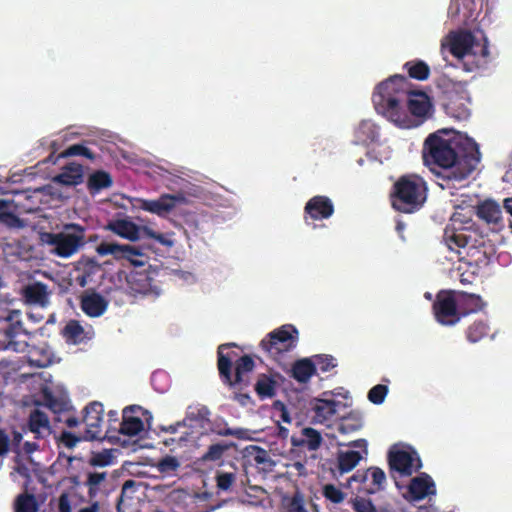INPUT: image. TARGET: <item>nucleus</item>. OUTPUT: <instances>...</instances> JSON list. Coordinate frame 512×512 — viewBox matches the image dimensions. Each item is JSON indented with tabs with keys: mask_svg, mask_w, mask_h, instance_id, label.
<instances>
[{
	"mask_svg": "<svg viewBox=\"0 0 512 512\" xmlns=\"http://www.w3.org/2000/svg\"><path fill=\"white\" fill-rule=\"evenodd\" d=\"M424 164L434 173L449 171L447 179L463 181L481 161L478 143L452 129L429 134L422 147Z\"/></svg>",
	"mask_w": 512,
	"mask_h": 512,
	"instance_id": "obj_1",
	"label": "nucleus"
},
{
	"mask_svg": "<svg viewBox=\"0 0 512 512\" xmlns=\"http://www.w3.org/2000/svg\"><path fill=\"white\" fill-rule=\"evenodd\" d=\"M408 79L404 75H394L376 85L372 101L377 112L400 127H409L408 116L403 103L413 117L424 122L431 115L433 104L422 91L406 89Z\"/></svg>",
	"mask_w": 512,
	"mask_h": 512,
	"instance_id": "obj_2",
	"label": "nucleus"
},
{
	"mask_svg": "<svg viewBox=\"0 0 512 512\" xmlns=\"http://www.w3.org/2000/svg\"><path fill=\"white\" fill-rule=\"evenodd\" d=\"M428 186L422 176L410 173L400 176L390 193L391 206L397 212L413 214L424 205Z\"/></svg>",
	"mask_w": 512,
	"mask_h": 512,
	"instance_id": "obj_3",
	"label": "nucleus"
},
{
	"mask_svg": "<svg viewBox=\"0 0 512 512\" xmlns=\"http://www.w3.org/2000/svg\"><path fill=\"white\" fill-rule=\"evenodd\" d=\"M235 346L233 343L221 344L217 351V368L222 382L229 387L240 385L243 375L255 368V362L249 354L239 357L236 351L226 349Z\"/></svg>",
	"mask_w": 512,
	"mask_h": 512,
	"instance_id": "obj_4",
	"label": "nucleus"
},
{
	"mask_svg": "<svg viewBox=\"0 0 512 512\" xmlns=\"http://www.w3.org/2000/svg\"><path fill=\"white\" fill-rule=\"evenodd\" d=\"M114 234L119 235L125 240L136 242L147 237L148 239L155 240L162 246L171 248L175 245L173 240V232L161 233L153 230L151 227L144 225L139 226L133 221L127 219H116L109 222L106 226Z\"/></svg>",
	"mask_w": 512,
	"mask_h": 512,
	"instance_id": "obj_5",
	"label": "nucleus"
},
{
	"mask_svg": "<svg viewBox=\"0 0 512 512\" xmlns=\"http://www.w3.org/2000/svg\"><path fill=\"white\" fill-rule=\"evenodd\" d=\"M85 231L80 224H67L64 231L45 233V242L53 247L54 254L67 258L85 245Z\"/></svg>",
	"mask_w": 512,
	"mask_h": 512,
	"instance_id": "obj_6",
	"label": "nucleus"
},
{
	"mask_svg": "<svg viewBox=\"0 0 512 512\" xmlns=\"http://www.w3.org/2000/svg\"><path fill=\"white\" fill-rule=\"evenodd\" d=\"M447 46L450 53L459 60H462L466 55H473L474 57L478 55L486 60L490 54L487 39H484V43L480 44L469 31L450 33L447 36ZM445 47L446 43L443 41L441 49L443 50Z\"/></svg>",
	"mask_w": 512,
	"mask_h": 512,
	"instance_id": "obj_7",
	"label": "nucleus"
},
{
	"mask_svg": "<svg viewBox=\"0 0 512 512\" xmlns=\"http://www.w3.org/2000/svg\"><path fill=\"white\" fill-rule=\"evenodd\" d=\"M298 341V331L292 324H284L281 328L267 334L260 341V348L273 359L293 349Z\"/></svg>",
	"mask_w": 512,
	"mask_h": 512,
	"instance_id": "obj_8",
	"label": "nucleus"
},
{
	"mask_svg": "<svg viewBox=\"0 0 512 512\" xmlns=\"http://www.w3.org/2000/svg\"><path fill=\"white\" fill-rule=\"evenodd\" d=\"M95 250L100 256L112 255L117 261L125 260L133 267H144L149 258L144 246L119 244L115 241H103Z\"/></svg>",
	"mask_w": 512,
	"mask_h": 512,
	"instance_id": "obj_9",
	"label": "nucleus"
},
{
	"mask_svg": "<svg viewBox=\"0 0 512 512\" xmlns=\"http://www.w3.org/2000/svg\"><path fill=\"white\" fill-rule=\"evenodd\" d=\"M385 483L384 471L377 466H372L352 474L348 480V487L357 494H375L384 489Z\"/></svg>",
	"mask_w": 512,
	"mask_h": 512,
	"instance_id": "obj_10",
	"label": "nucleus"
},
{
	"mask_svg": "<svg viewBox=\"0 0 512 512\" xmlns=\"http://www.w3.org/2000/svg\"><path fill=\"white\" fill-rule=\"evenodd\" d=\"M444 242L448 248L458 254L461 249L465 250L466 255L474 254V251L485 245L483 236H478L476 232L467 228H450L444 230Z\"/></svg>",
	"mask_w": 512,
	"mask_h": 512,
	"instance_id": "obj_11",
	"label": "nucleus"
},
{
	"mask_svg": "<svg viewBox=\"0 0 512 512\" xmlns=\"http://www.w3.org/2000/svg\"><path fill=\"white\" fill-rule=\"evenodd\" d=\"M432 310L441 325H455L461 319L458 299L453 291L438 292Z\"/></svg>",
	"mask_w": 512,
	"mask_h": 512,
	"instance_id": "obj_12",
	"label": "nucleus"
},
{
	"mask_svg": "<svg viewBox=\"0 0 512 512\" xmlns=\"http://www.w3.org/2000/svg\"><path fill=\"white\" fill-rule=\"evenodd\" d=\"M104 406L101 402L92 401L84 408L83 423L86 425L84 439L88 441L103 439L102 422Z\"/></svg>",
	"mask_w": 512,
	"mask_h": 512,
	"instance_id": "obj_13",
	"label": "nucleus"
},
{
	"mask_svg": "<svg viewBox=\"0 0 512 512\" xmlns=\"http://www.w3.org/2000/svg\"><path fill=\"white\" fill-rule=\"evenodd\" d=\"M388 464L391 470L399 472L404 477H409L415 471L422 467L421 459L415 451H389Z\"/></svg>",
	"mask_w": 512,
	"mask_h": 512,
	"instance_id": "obj_14",
	"label": "nucleus"
},
{
	"mask_svg": "<svg viewBox=\"0 0 512 512\" xmlns=\"http://www.w3.org/2000/svg\"><path fill=\"white\" fill-rule=\"evenodd\" d=\"M341 401L326 398H315L310 403L312 423L326 424L338 413Z\"/></svg>",
	"mask_w": 512,
	"mask_h": 512,
	"instance_id": "obj_15",
	"label": "nucleus"
},
{
	"mask_svg": "<svg viewBox=\"0 0 512 512\" xmlns=\"http://www.w3.org/2000/svg\"><path fill=\"white\" fill-rule=\"evenodd\" d=\"M334 214V204L332 200L324 195H316L310 198L304 207V219L313 220L328 219Z\"/></svg>",
	"mask_w": 512,
	"mask_h": 512,
	"instance_id": "obj_16",
	"label": "nucleus"
},
{
	"mask_svg": "<svg viewBox=\"0 0 512 512\" xmlns=\"http://www.w3.org/2000/svg\"><path fill=\"white\" fill-rule=\"evenodd\" d=\"M178 199L179 197L176 195L163 194L158 199L141 200L140 207L146 212L164 216L172 211Z\"/></svg>",
	"mask_w": 512,
	"mask_h": 512,
	"instance_id": "obj_17",
	"label": "nucleus"
},
{
	"mask_svg": "<svg viewBox=\"0 0 512 512\" xmlns=\"http://www.w3.org/2000/svg\"><path fill=\"white\" fill-rule=\"evenodd\" d=\"M22 297L26 304L46 307L49 304V291L47 285L36 281L22 289Z\"/></svg>",
	"mask_w": 512,
	"mask_h": 512,
	"instance_id": "obj_18",
	"label": "nucleus"
},
{
	"mask_svg": "<svg viewBox=\"0 0 512 512\" xmlns=\"http://www.w3.org/2000/svg\"><path fill=\"white\" fill-rule=\"evenodd\" d=\"M28 429L36 439H43L52 433V427L47 414L40 409H33L28 416Z\"/></svg>",
	"mask_w": 512,
	"mask_h": 512,
	"instance_id": "obj_19",
	"label": "nucleus"
},
{
	"mask_svg": "<svg viewBox=\"0 0 512 512\" xmlns=\"http://www.w3.org/2000/svg\"><path fill=\"white\" fill-rule=\"evenodd\" d=\"M108 301L96 291L85 292L81 296V309L89 317H99L108 308Z\"/></svg>",
	"mask_w": 512,
	"mask_h": 512,
	"instance_id": "obj_20",
	"label": "nucleus"
},
{
	"mask_svg": "<svg viewBox=\"0 0 512 512\" xmlns=\"http://www.w3.org/2000/svg\"><path fill=\"white\" fill-rule=\"evenodd\" d=\"M290 444L295 448H306L308 451H317L322 445L321 434L312 427L301 430L300 436H291Z\"/></svg>",
	"mask_w": 512,
	"mask_h": 512,
	"instance_id": "obj_21",
	"label": "nucleus"
},
{
	"mask_svg": "<svg viewBox=\"0 0 512 512\" xmlns=\"http://www.w3.org/2000/svg\"><path fill=\"white\" fill-rule=\"evenodd\" d=\"M408 492L414 500H422L435 494V482L428 474H420L410 481Z\"/></svg>",
	"mask_w": 512,
	"mask_h": 512,
	"instance_id": "obj_22",
	"label": "nucleus"
},
{
	"mask_svg": "<svg viewBox=\"0 0 512 512\" xmlns=\"http://www.w3.org/2000/svg\"><path fill=\"white\" fill-rule=\"evenodd\" d=\"M83 165L71 162L65 165L54 178V182L64 186H77L83 183Z\"/></svg>",
	"mask_w": 512,
	"mask_h": 512,
	"instance_id": "obj_23",
	"label": "nucleus"
},
{
	"mask_svg": "<svg viewBox=\"0 0 512 512\" xmlns=\"http://www.w3.org/2000/svg\"><path fill=\"white\" fill-rule=\"evenodd\" d=\"M136 409H141V407L132 405L123 409L122 422L120 423V427L118 429L119 433L127 436H135L144 430L143 420L139 417L129 415L130 412H133Z\"/></svg>",
	"mask_w": 512,
	"mask_h": 512,
	"instance_id": "obj_24",
	"label": "nucleus"
},
{
	"mask_svg": "<svg viewBox=\"0 0 512 512\" xmlns=\"http://www.w3.org/2000/svg\"><path fill=\"white\" fill-rule=\"evenodd\" d=\"M460 317L469 313H476L484 309L486 303L475 293L460 291L458 296Z\"/></svg>",
	"mask_w": 512,
	"mask_h": 512,
	"instance_id": "obj_25",
	"label": "nucleus"
},
{
	"mask_svg": "<svg viewBox=\"0 0 512 512\" xmlns=\"http://www.w3.org/2000/svg\"><path fill=\"white\" fill-rule=\"evenodd\" d=\"M113 186V179L109 172L105 170H95L88 176V192L91 195L99 193L101 190L108 189Z\"/></svg>",
	"mask_w": 512,
	"mask_h": 512,
	"instance_id": "obj_26",
	"label": "nucleus"
},
{
	"mask_svg": "<svg viewBox=\"0 0 512 512\" xmlns=\"http://www.w3.org/2000/svg\"><path fill=\"white\" fill-rule=\"evenodd\" d=\"M316 372V364L305 358L292 364L290 376L300 383H307Z\"/></svg>",
	"mask_w": 512,
	"mask_h": 512,
	"instance_id": "obj_27",
	"label": "nucleus"
},
{
	"mask_svg": "<svg viewBox=\"0 0 512 512\" xmlns=\"http://www.w3.org/2000/svg\"><path fill=\"white\" fill-rule=\"evenodd\" d=\"M363 426V414L358 410H351L346 416L340 419L337 430L341 434H351L361 430Z\"/></svg>",
	"mask_w": 512,
	"mask_h": 512,
	"instance_id": "obj_28",
	"label": "nucleus"
},
{
	"mask_svg": "<svg viewBox=\"0 0 512 512\" xmlns=\"http://www.w3.org/2000/svg\"><path fill=\"white\" fill-rule=\"evenodd\" d=\"M477 216L487 223L496 224L501 219V208L493 200H485L477 205Z\"/></svg>",
	"mask_w": 512,
	"mask_h": 512,
	"instance_id": "obj_29",
	"label": "nucleus"
},
{
	"mask_svg": "<svg viewBox=\"0 0 512 512\" xmlns=\"http://www.w3.org/2000/svg\"><path fill=\"white\" fill-rule=\"evenodd\" d=\"M18 314L19 311H12L11 314H9L5 319L9 321L8 327L4 329L3 335L8 340L7 347L11 348L13 350H17L18 342L14 341V339L23 334L26 333L23 322L21 320H13V314Z\"/></svg>",
	"mask_w": 512,
	"mask_h": 512,
	"instance_id": "obj_30",
	"label": "nucleus"
},
{
	"mask_svg": "<svg viewBox=\"0 0 512 512\" xmlns=\"http://www.w3.org/2000/svg\"><path fill=\"white\" fill-rule=\"evenodd\" d=\"M466 98L463 95L459 97L449 96L445 103V109L451 117L457 120H465L470 115L468 107L463 102Z\"/></svg>",
	"mask_w": 512,
	"mask_h": 512,
	"instance_id": "obj_31",
	"label": "nucleus"
},
{
	"mask_svg": "<svg viewBox=\"0 0 512 512\" xmlns=\"http://www.w3.org/2000/svg\"><path fill=\"white\" fill-rule=\"evenodd\" d=\"M378 135L377 125L369 120L360 122L355 129V138L359 143L367 144L374 142L378 138Z\"/></svg>",
	"mask_w": 512,
	"mask_h": 512,
	"instance_id": "obj_32",
	"label": "nucleus"
},
{
	"mask_svg": "<svg viewBox=\"0 0 512 512\" xmlns=\"http://www.w3.org/2000/svg\"><path fill=\"white\" fill-rule=\"evenodd\" d=\"M276 380L269 375L260 374L255 384V392L260 399L272 398L276 395Z\"/></svg>",
	"mask_w": 512,
	"mask_h": 512,
	"instance_id": "obj_33",
	"label": "nucleus"
},
{
	"mask_svg": "<svg viewBox=\"0 0 512 512\" xmlns=\"http://www.w3.org/2000/svg\"><path fill=\"white\" fill-rule=\"evenodd\" d=\"M362 455L358 451H341L337 454V468L341 475L349 472L361 461Z\"/></svg>",
	"mask_w": 512,
	"mask_h": 512,
	"instance_id": "obj_34",
	"label": "nucleus"
},
{
	"mask_svg": "<svg viewBox=\"0 0 512 512\" xmlns=\"http://www.w3.org/2000/svg\"><path fill=\"white\" fill-rule=\"evenodd\" d=\"M84 335L85 330L77 320H70L62 330V336L68 343L79 344L83 342Z\"/></svg>",
	"mask_w": 512,
	"mask_h": 512,
	"instance_id": "obj_35",
	"label": "nucleus"
},
{
	"mask_svg": "<svg viewBox=\"0 0 512 512\" xmlns=\"http://www.w3.org/2000/svg\"><path fill=\"white\" fill-rule=\"evenodd\" d=\"M404 69L410 78L416 80H426L430 75V67L421 60L408 61L404 65Z\"/></svg>",
	"mask_w": 512,
	"mask_h": 512,
	"instance_id": "obj_36",
	"label": "nucleus"
},
{
	"mask_svg": "<svg viewBox=\"0 0 512 512\" xmlns=\"http://www.w3.org/2000/svg\"><path fill=\"white\" fill-rule=\"evenodd\" d=\"M14 509L15 512H38L39 504L35 495L24 492L16 497Z\"/></svg>",
	"mask_w": 512,
	"mask_h": 512,
	"instance_id": "obj_37",
	"label": "nucleus"
},
{
	"mask_svg": "<svg viewBox=\"0 0 512 512\" xmlns=\"http://www.w3.org/2000/svg\"><path fill=\"white\" fill-rule=\"evenodd\" d=\"M490 332L487 322L483 320L474 321L466 330V338L471 343H476L485 338Z\"/></svg>",
	"mask_w": 512,
	"mask_h": 512,
	"instance_id": "obj_38",
	"label": "nucleus"
},
{
	"mask_svg": "<svg viewBox=\"0 0 512 512\" xmlns=\"http://www.w3.org/2000/svg\"><path fill=\"white\" fill-rule=\"evenodd\" d=\"M74 156H83L86 159L94 160V153L88 149V147L83 143H75L71 146H68L66 150L59 154V158H68Z\"/></svg>",
	"mask_w": 512,
	"mask_h": 512,
	"instance_id": "obj_39",
	"label": "nucleus"
},
{
	"mask_svg": "<svg viewBox=\"0 0 512 512\" xmlns=\"http://www.w3.org/2000/svg\"><path fill=\"white\" fill-rule=\"evenodd\" d=\"M107 478L106 472H89L86 485L88 486L89 497H95L99 491V485Z\"/></svg>",
	"mask_w": 512,
	"mask_h": 512,
	"instance_id": "obj_40",
	"label": "nucleus"
},
{
	"mask_svg": "<svg viewBox=\"0 0 512 512\" xmlns=\"http://www.w3.org/2000/svg\"><path fill=\"white\" fill-rule=\"evenodd\" d=\"M284 508L286 512H308L305 508L304 497L300 492H296L290 498H285Z\"/></svg>",
	"mask_w": 512,
	"mask_h": 512,
	"instance_id": "obj_41",
	"label": "nucleus"
},
{
	"mask_svg": "<svg viewBox=\"0 0 512 512\" xmlns=\"http://www.w3.org/2000/svg\"><path fill=\"white\" fill-rule=\"evenodd\" d=\"M322 495L336 505L337 503L343 502L346 497V494L333 484L324 485L322 488Z\"/></svg>",
	"mask_w": 512,
	"mask_h": 512,
	"instance_id": "obj_42",
	"label": "nucleus"
},
{
	"mask_svg": "<svg viewBox=\"0 0 512 512\" xmlns=\"http://www.w3.org/2000/svg\"><path fill=\"white\" fill-rule=\"evenodd\" d=\"M228 448L227 444H211L202 459L204 461H218L223 457Z\"/></svg>",
	"mask_w": 512,
	"mask_h": 512,
	"instance_id": "obj_43",
	"label": "nucleus"
},
{
	"mask_svg": "<svg viewBox=\"0 0 512 512\" xmlns=\"http://www.w3.org/2000/svg\"><path fill=\"white\" fill-rule=\"evenodd\" d=\"M179 466L180 463L174 456H166L160 459L156 465L157 469L166 475H171Z\"/></svg>",
	"mask_w": 512,
	"mask_h": 512,
	"instance_id": "obj_44",
	"label": "nucleus"
},
{
	"mask_svg": "<svg viewBox=\"0 0 512 512\" xmlns=\"http://www.w3.org/2000/svg\"><path fill=\"white\" fill-rule=\"evenodd\" d=\"M352 509L354 512H378L372 500L360 496L352 499Z\"/></svg>",
	"mask_w": 512,
	"mask_h": 512,
	"instance_id": "obj_45",
	"label": "nucleus"
},
{
	"mask_svg": "<svg viewBox=\"0 0 512 512\" xmlns=\"http://www.w3.org/2000/svg\"><path fill=\"white\" fill-rule=\"evenodd\" d=\"M45 405L52 411L58 413L66 409V402L55 397L51 392L43 394Z\"/></svg>",
	"mask_w": 512,
	"mask_h": 512,
	"instance_id": "obj_46",
	"label": "nucleus"
},
{
	"mask_svg": "<svg viewBox=\"0 0 512 512\" xmlns=\"http://www.w3.org/2000/svg\"><path fill=\"white\" fill-rule=\"evenodd\" d=\"M236 476L233 472H221L216 476V484L219 490L228 491L231 489Z\"/></svg>",
	"mask_w": 512,
	"mask_h": 512,
	"instance_id": "obj_47",
	"label": "nucleus"
},
{
	"mask_svg": "<svg viewBox=\"0 0 512 512\" xmlns=\"http://www.w3.org/2000/svg\"><path fill=\"white\" fill-rule=\"evenodd\" d=\"M388 393L387 386L376 384L368 393V399L374 404H381Z\"/></svg>",
	"mask_w": 512,
	"mask_h": 512,
	"instance_id": "obj_48",
	"label": "nucleus"
},
{
	"mask_svg": "<svg viewBox=\"0 0 512 512\" xmlns=\"http://www.w3.org/2000/svg\"><path fill=\"white\" fill-rule=\"evenodd\" d=\"M58 440L60 441V443L62 445H64L66 448L68 449H73L74 447H76V445L78 444V442H80L81 440H85L84 439V436L83 437H79V436H76L74 433L72 432H69V431H62L61 434L59 435V438Z\"/></svg>",
	"mask_w": 512,
	"mask_h": 512,
	"instance_id": "obj_49",
	"label": "nucleus"
},
{
	"mask_svg": "<svg viewBox=\"0 0 512 512\" xmlns=\"http://www.w3.org/2000/svg\"><path fill=\"white\" fill-rule=\"evenodd\" d=\"M316 365L322 372H328L337 366L335 358L327 356V354H319L316 356Z\"/></svg>",
	"mask_w": 512,
	"mask_h": 512,
	"instance_id": "obj_50",
	"label": "nucleus"
},
{
	"mask_svg": "<svg viewBox=\"0 0 512 512\" xmlns=\"http://www.w3.org/2000/svg\"><path fill=\"white\" fill-rule=\"evenodd\" d=\"M111 462L112 455L108 451L96 453L89 460L90 465L99 467L107 466L111 464Z\"/></svg>",
	"mask_w": 512,
	"mask_h": 512,
	"instance_id": "obj_51",
	"label": "nucleus"
},
{
	"mask_svg": "<svg viewBox=\"0 0 512 512\" xmlns=\"http://www.w3.org/2000/svg\"><path fill=\"white\" fill-rule=\"evenodd\" d=\"M137 487H138V484L136 481H134V480L125 481L121 488L118 504H120V502H122L125 498L131 499L132 494L136 491ZM118 504H117V507H118Z\"/></svg>",
	"mask_w": 512,
	"mask_h": 512,
	"instance_id": "obj_52",
	"label": "nucleus"
},
{
	"mask_svg": "<svg viewBox=\"0 0 512 512\" xmlns=\"http://www.w3.org/2000/svg\"><path fill=\"white\" fill-rule=\"evenodd\" d=\"M220 436H234L238 439H245L248 434V430L243 428H224L217 431Z\"/></svg>",
	"mask_w": 512,
	"mask_h": 512,
	"instance_id": "obj_53",
	"label": "nucleus"
},
{
	"mask_svg": "<svg viewBox=\"0 0 512 512\" xmlns=\"http://www.w3.org/2000/svg\"><path fill=\"white\" fill-rule=\"evenodd\" d=\"M0 222L9 226L16 227L20 224V219L18 216L11 212H0Z\"/></svg>",
	"mask_w": 512,
	"mask_h": 512,
	"instance_id": "obj_54",
	"label": "nucleus"
},
{
	"mask_svg": "<svg viewBox=\"0 0 512 512\" xmlns=\"http://www.w3.org/2000/svg\"><path fill=\"white\" fill-rule=\"evenodd\" d=\"M273 407L280 411V418L285 423H291V414H289V410L286 404L280 400L274 402Z\"/></svg>",
	"mask_w": 512,
	"mask_h": 512,
	"instance_id": "obj_55",
	"label": "nucleus"
},
{
	"mask_svg": "<svg viewBox=\"0 0 512 512\" xmlns=\"http://www.w3.org/2000/svg\"><path fill=\"white\" fill-rule=\"evenodd\" d=\"M58 512H71L69 495L65 492L58 497Z\"/></svg>",
	"mask_w": 512,
	"mask_h": 512,
	"instance_id": "obj_56",
	"label": "nucleus"
},
{
	"mask_svg": "<svg viewBox=\"0 0 512 512\" xmlns=\"http://www.w3.org/2000/svg\"><path fill=\"white\" fill-rule=\"evenodd\" d=\"M10 439L3 429H0V456L9 451Z\"/></svg>",
	"mask_w": 512,
	"mask_h": 512,
	"instance_id": "obj_57",
	"label": "nucleus"
},
{
	"mask_svg": "<svg viewBox=\"0 0 512 512\" xmlns=\"http://www.w3.org/2000/svg\"><path fill=\"white\" fill-rule=\"evenodd\" d=\"M348 446L352 447V448L362 449L365 454L368 453V450H367L368 442L364 438H360V439H356V440L350 441Z\"/></svg>",
	"mask_w": 512,
	"mask_h": 512,
	"instance_id": "obj_58",
	"label": "nucleus"
},
{
	"mask_svg": "<svg viewBox=\"0 0 512 512\" xmlns=\"http://www.w3.org/2000/svg\"><path fill=\"white\" fill-rule=\"evenodd\" d=\"M186 440H187L186 436H180L179 438L169 437V438H165L163 440V444L166 447H170V445H177L178 447H181L182 442H185Z\"/></svg>",
	"mask_w": 512,
	"mask_h": 512,
	"instance_id": "obj_59",
	"label": "nucleus"
},
{
	"mask_svg": "<svg viewBox=\"0 0 512 512\" xmlns=\"http://www.w3.org/2000/svg\"><path fill=\"white\" fill-rule=\"evenodd\" d=\"M39 449V446L37 445L36 442H33V441H26L24 442L23 444V450L26 454L28 455H31L32 453H34L35 451H37Z\"/></svg>",
	"mask_w": 512,
	"mask_h": 512,
	"instance_id": "obj_60",
	"label": "nucleus"
},
{
	"mask_svg": "<svg viewBox=\"0 0 512 512\" xmlns=\"http://www.w3.org/2000/svg\"><path fill=\"white\" fill-rule=\"evenodd\" d=\"M23 440V434L19 431H14L13 432V437H12V442H13V445H15L16 447H19V445L21 444Z\"/></svg>",
	"mask_w": 512,
	"mask_h": 512,
	"instance_id": "obj_61",
	"label": "nucleus"
},
{
	"mask_svg": "<svg viewBox=\"0 0 512 512\" xmlns=\"http://www.w3.org/2000/svg\"><path fill=\"white\" fill-rule=\"evenodd\" d=\"M504 209L512 216V198H506L504 200ZM510 228L512 229V221H510Z\"/></svg>",
	"mask_w": 512,
	"mask_h": 512,
	"instance_id": "obj_62",
	"label": "nucleus"
},
{
	"mask_svg": "<svg viewBox=\"0 0 512 512\" xmlns=\"http://www.w3.org/2000/svg\"><path fill=\"white\" fill-rule=\"evenodd\" d=\"M65 424L69 428H74L80 424V421L76 417H69L65 420Z\"/></svg>",
	"mask_w": 512,
	"mask_h": 512,
	"instance_id": "obj_63",
	"label": "nucleus"
},
{
	"mask_svg": "<svg viewBox=\"0 0 512 512\" xmlns=\"http://www.w3.org/2000/svg\"><path fill=\"white\" fill-rule=\"evenodd\" d=\"M79 512H99L98 502H93L90 506L81 509Z\"/></svg>",
	"mask_w": 512,
	"mask_h": 512,
	"instance_id": "obj_64",
	"label": "nucleus"
}]
</instances>
